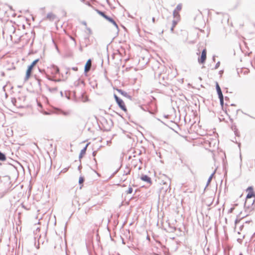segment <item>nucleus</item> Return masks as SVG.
Masks as SVG:
<instances>
[{
	"label": "nucleus",
	"mask_w": 255,
	"mask_h": 255,
	"mask_svg": "<svg viewBox=\"0 0 255 255\" xmlns=\"http://www.w3.org/2000/svg\"><path fill=\"white\" fill-rule=\"evenodd\" d=\"M54 81L55 82H60V81H61V79H57V80H54Z\"/></svg>",
	"instance_id": "a19ab883"
},
{
	"label": "nucleus",
	"mask_w": 255,
	"mask_h": 255,
	"mask_svg": "<svg viewBox=\"0 0 255 255\" xmlns=\"http://www.w3.org/2000/svg\"><path fill=\"white\" fill-rule=\"evenodd\" d=\"M220 105L222 107H223L224 105V99L222 101H220Z\"/></svg>",
	"instance_id": "2f4dec72"
},
{
	"label": "nucleus",
	"mask_w": 255,
	"mask_h": 255,
	"mask_svg": "<svg viewBox=\"0 0 255 255\" xmlns=\"http://www.w3.org/2000/svg\"><path fill=\"white\" fill-rule=\"evenodd\" d=\"M79 49L80 51H82V48L81 47L79 48Z\"/></svg>",
	"instance_id": "3c124183"
},
{
	"label": "nucleus",
	"mask_w": 255,
	"mask_h": 255,
	"mask_svg": "<svg viewBox=\"0 0 255 255\" xmlns=\"http://www.w3.org/2000/svg\"><path fill=\"white\" fill-rule=\"evenodd\" d=\"M225 99L226 101L229 100V98L228 97H225Z\"/></svg>",
	"instance_id": "c03bdc74"
},
{
	"label": "nucleus",
	"mask_w": 255,
	"mask_h": 255,
	"mask_svg": "<svg viewBox=\"0 0 255 255\" xmlns=\"http://www.w3.org/2000/svg\"><path fill=\"white\" fill-rule=\"evenodd\" d=\"M57 90L56 88L53 89V90Z\"/></svg>",
	"instance_id": "bf43d9fd"
},
{
	"label": "nucleus",
	"mask_w": 255,
	"mask_h": 255,
	"mask_svg": "<svg viewBox=\"0 0 255 255\" xmlns=\"http://www.w3.org/2000/svg\"><path fill=\"white\" fill-rule=\"evenodd\" d=\"M250 221H246V222H245V223H250Z\"/></svg>",
	"instance_id": "6e6d98bb"
},
{
	"label": "nucleus",
	"mask_w": 255,
	"mask_h": 255,
	"mask_svg": "<svg viewBox=\"0 0 255 255\" xmlns=\"http://www.w3.org/2000/svg\"><path fill=\"white\" fill-rule=\"evenodd\" d=\"M92 61L91 59H89L87 61L85 67H84V73L85 75H87V73L89 72L91 69Z\"/></svg>",
	"instance_id": "39448f33"
},
{
	"label": "nucleus",
	"mask_w": 255,
	"mask_h": 255,
	"mask_svg": "<svg viewBox=\"0 0 255 255\" xmlns=\"http://www.w3.org/2000/svg\"><path fill=\"white\" fill-rule=\"evenodd\" d=\"M36 80L37 81V83H38V86L39 88H40L41 87V80L40 79H38V78H36Z\"/></svg>",
	"instance_id": "bb28decb"
},
{
	"label": "nucleus",
	"mask_w": 255,
	"mask_h": 255,
	"mask_svg": "<svg viewBox=\"0 0 255 255\" xmlns=\"http://www.w3.org/2000/svg\"><path fill=\"white\" fill-rule=\"evenodd\" d=\"M71 39H72V40H74V41L75 43L76 44V41H75V39L74 38L72 37H71Z\"/></svg>",
	"instance_id": "a18cd8bd"
},
{
	"label": "nucleus",
	"mask_w": 255,
	"mask_h": 255,
	"mask_svg": "<svg viewBox=\"0 0 255 255\" xmlns=\"http://www.w3.org/2000/svg\"><path fill=\"white\" fill-rule=\"evenodd\" d=\"M217 94L218 95V98H219L220 101H222L224 99V96H223L222 92L218 93Z\"/></svg>",
	"instance_id": "aec40b11"
},
{
	"label": "nucleus",
	"mask_w": 255,
	"mask_h": 255,
	"mask_svg": "<svg viewBox=\"0 0 255 255\" xmlns=\"http://www.w3.org/2000/svg\"><path fill=\"white\" fill-rule=\"evenodd\" d=\"M216 89L217 94L222 92L221 89L219 84L217 82H216Z\"/></svg>",
	"instance_id": "f3484780"
},
{
	"label": "nucleus",
	"mask_w": 255,
	"mask_h": 255,
	"mask_svg": "<svg viewBox=\"0 0 255 255\" xmlns=\"http://www.w3.org/2000/svg\"><path fill=\"white\" fill-rule=\"evenodd\" d=\"M173 15L174 17H176L177 16H179V14L176 12V9H175L173 11Z\"/></svg>",
	"instance_id": "b1692460"
},
{
	"label": "nucleus",
	"mask_w": 255,
	"mask_h": 255,
	"mask_svg": "<svg viewBox=\"0 0 255 255\" xmlns=\"http://www.w3.org/2000/svg\"><path fill=\"white\" fill-rule=\"evenodd\" d=\"M39 61V59H36L34 60L30 65H29L27 69V70L26 71V74L24 78V81H27L30 77L31 76L33 69L34 67L35 66V65L37 63V62Z\"/></svg>",
	"instance_id": "f257e3e1"
},
{
	"label": "nucleus",
	"mask_w": 255,
	"mask_h": 255,
	"mask_svg": "<svg viewBox=\"0 0 255 255\" xmlns=\"http://www.w3.org/2000/svg\"><path fill=\"white\" fill-rule=\"evenodd\" d=\"M128 17H131V18H133V17L132 16H131L130 15H129V14H128Z\"/></svg>",
	"instance_id": "8fccbe9b"
},
{
	"label": "nucleus",
	"mask_w": 255,
	"mask_h": 255,
	"mask_svg": "<svg viewBox=\"0 0 255 255\" xmlns=\"http://www.w3.org/2000/svg\"><path fill=\"white\" fill-rule=\"evenodd\" d=\"M231 106H235V104H231Z\"/></svg>",
	"instance_id": "5fc2aeb1"
},
{
	"label": "nucleus",
	"mask_w": 255,
	"mask_h": 255,
	"mask_svg": "<svg viewBox=\"0 0 255 255\" xmlns=\"http://www.w3.org/2000/svg\"><path fill=\"white\" fill-rule=\"evenodd\" d=\"M53 71L55 74H58L59 73V72H60L59 68L57 66L53 65Z\"/></svg>",
	"instance_id": "a211bd4d"
},
{
	"label": "nucleus",
	"mask_w": 255,
	"mask_h": 255,
	"mask_svg": "<svg viewBox=\"0 0 255 255\" xmlns=\"http://www.w3.org/2000/svg\"><path fill=\"white\" fill-rule=\"evenodd\" d=\"M85 180V178L83 176H80L79 179V183L80 185L83 184Z\"/></svg>",
	"instance_id": "6ab92c4d"
},
{
	"label": "nucleus",
	"mask_w": 255,
	"mask_h": 255,
	"mask_svg": "<svg viewBox=\"0 0 255 255\" xmlns=\"http://www.w3.org/2000/svg\"><path fill=\"white\" fill-rule=\"evenodd\" d=\"M255 199H248L246 198L245 204L244 207L246 209H248L250 211L254 209V204L255 202Z\"/></svg>",
	"instance_id": "7ed1b4c3"
},
{
	"label": "nucleus",
	"mask_w": 255,
	"mask_h": 255,
	"mask_svg": "<svg viewBox=\"0 0 255 255\" xmlns=\"http://www.w3.org/2000/svg\"><path fill=\"white\" fill-rule=\"evenodd\" d=\"M94 160L95 162L96 163V162H97V161H96V158H94Z\"/></svg>",
	"instance_id": "603ef678"
},
{
	"label": "nucleus",
	"mask_w": 255,
	"mask_h": 255,
	"mask_svg": "<svg viewBox=\"0 0 255 255\" xmlns=\"http://www.w3.org/2000/svg\"><path fill=\"white\" fill-rule=\"evenodd\" d=\"M105 19L106 20H107L108 21H109L110 22H111V23H112L116 28L117 31L118 32L119 31V26H118L117 23H116V22L114 20V19L112 17L107 15Z\"/></svg>",
	"instance_id": "0eeeda50"
},
{
	"label": "nucleus",
	"mask_w": 255,
	"mask_h": 255,
	"mask_svg": "<svg viewBox=\"0 0 255 255\" xmlns=\"http://www.w3.org/2000/svg\"><path fill=\"white\" fill-rule=\"evenodd\" d=\"M72 69L75 71H77L78 70V67H73L72 68Z\"/></svg>",
	"instance_id": "7c9ffc66"
},
{
	"label": "nucleus",
	"mask_w": 255,
	"mask_h": 255,
	"mask_svg": "<svg viewBox=\"0 0 255 255\" xmlns=\"http://www.w3.org/2000/svg\"><path fill=\"white\" fill-rule=\"evenodd\" d=\"M114 98L115 99V101L119 106V107L124 112H127V109L126 108V106L124 102L122 99H121L120 98H119L116 94L114 95Z\"/></svg>",
	"instance_id": "f03ea898"
},
{
	"label": "nucleus",
	"mask_w": 255,
	"mask_h": 255,
	"mask_svg": "<svg viewBox=\"0 0 255 255\" xmlns=\"http://www.w3.org/2000/svg\"><path fill=\"white\" fill-rule=\"evenodd\" d=\"M244 227V225H242L240 226V230H242V228H243Z\"/></svg>",
	"instance_id": "49530a36"
},
{
	"label": "nucleus",
	"mask_w": 255,
	"mask_h": 255,
	"mask_svg": "<svg viewBox=\"0 0 255 255\" xmlns=\"http://www.w3.org/2000/svg\"><path fill=\"white\" fill-rule=\"evenodd\" d=\"M130 169L128 167H126V168L123 173V176H126V175L129 174L130 173Z\"/></svg>",
	"instance_id": "4468645a"
},
{
	"label": "nucleus",
	"mask_w": 255,
	"mask_h": 255,
	"mask_svg": "<svg viewBox=\"0 0 255 255\" xmlns=\"http://www.w3.org/2000/svg\"><path fill=\"white\" fill-rule=\"evenodd\" d=\"M107 2H108V0H107Z\"/></svg>",
	"instance_id": "680f3d73"
},
{
	"label": "nucleus",
	"mask_w": 255,
	"mask_h": 255,
	"mask_svg": "<svg viewBox=\"0 0 255 255\" xmlns=\"http://www.w3.org/2000/svg\"><path fill=\"white\" fill-rule=\"evenodd\" d=\"M87 29L88 30L89 33L91 34L92 33V30L90 28H87Z\"/></svg>",
	"instance_id": "f704fd0d"
},
{
	"label": "nucleus",
	"mask_w": 255,
	"mask_h": 255,
	"mask_svg": "<svg viewBox=\"0 0 255 255\" xmlns=\"http://www.w3.org/2000/svg\"><path fill=\"white\" fill-rule=\"evenodd\" d=\"M83 24L86 25V22L85 21L83 22Z\"/></svg>",
	"instance_id": "de8ad7c7"
},
{
	"label": "nucleus",
	"mask_w": 255,
	"mask_h": 255,
	"mask_svg": "<svg viewBox=\"0 0 255 255\" xmlns=\"http://www.w3.org/2000/svg\"><path fill=\"white\" fill-rule=\"evenodd\" d=\"M89 144V143H87L85 145V146L81 150L80 154L79 155V158L80 159H81L82 158L84 154H85L86 150H87V147H88Z\"/></svg>",
	"instance_id": "9d476101"
},
{
	"label": "nucleus",
	"mask_w": 255,
	"mask_h": 255,
	"mask_svg": "<svg viewBox=\"0 0 255 255\" xmlns=\"http://www.w3.org/2000/svg\"><path fill=\"white\" fill-rule=\"evenodd\" d=\"M123 179H124V181L126 180V178H123Z\"/></svg>",
	"instance_id": "052dcab7"
},
{
	"label": "nucleus",
	"mask_w": 255,
	"mask_h": 255,
	"mask_svg": "<svg viewBox=\"0 0 255 255\" xmlns=\"http://www.w3.org/2000/svg\"><path fill=\"white\" fill-rule=\"evenodd\" d=\"M174 28V26H172V27H171V28H170V30H171V31L172 32H173Z\"/></svg>",
	"instance_id": "58836bf2"
},
{
	"label": "nucleus",
	"mask_w": 255,
	"mask_h": 255,
	"mask_svg": "<svg viewBox=\"0 0 255 255\" xmlns=\"http://www.w3.org/2000/svg\"><path fill=\"white\" fill-rule=\"evenodd\" d=\"M220 61H218V62L216 63V64L215 65V66L214 69H218V68H219V67L220 66Z\"/></svg>",
	"instance_id": "393cba45"
},
{
	"label": "nucleus",
	"mask_w": 255,
	"mask_h": 255,
	"mask_svg": "<svg viewBox=\"0 0 255 255\" xmlns=\"http://www.w3.org/2000/svg\"><path fill=\"white\" fill-rule=\"evenodd\" d=\"M152 21L154 23L155 21V18L154 17H152Z\"/></svg>",
	"instance_id": "79ce46f5"
},
{
	"label": "nucleus",
	"mask_w": 255,
	"mask_h": 255,
	"mask_svg": "<svg viewBox=\"0 0 255 255\" xmlns=\"http://www.w3.org/2000/svg\"><path fill=\"white\" fill-rule=\"evenodd\" d=\"M96 11L99 15L103 17L104 18H105L107 16V15H106L105 12L104 11H101L99 9H96Z\"/></svg>",
	"instance_id": "f8f14e48"
},
{
	"label": "nucleus",
	"mask_w": 255,
	"mask_h": 255,
	"mask_svg": "<svg viewBox=\"0 0 255 255\" xmlns=\"http://www.w3.org/2000/svg\"><path fill=\"white\" fill-rule=\"evenodd\" d=\"M57 18V16L55 14H53L52 12H49L47 14L46 19L49 20L51 21H54Z\"/></svg>",
	"instance_id": "1a4fd4ad"
},
{
	"label": "nucleus",
	"mask_w": 255,
	"mask_h": 255,
	"mask_svg": "<svg viewBox=\"0 0 255 255\" xmlns=\"http://www.w3.org/2000/svg\"><path fill=\"white\" fill-rule=\"evenodd\" d=\"M234 210V208H231L229 210V212H230V213H232Z\"/></svg>",
	"instance_id": "e433bc0d"
},
{
	"label": "nucleus",
	"mask_w": 255,
	"mask_h": 255,
	"mask_svg": "<svg viewBox=\"0 0 255 255\" xmlns=\"http://www.w3.org/2000/svg\"><path fill=\"white\" fill-rule=\"evenodd\" d=\"M234 132H235V135H236V136H239V132L238 131V130H235V131H234Z\"/></svg>",
	"instance_id": "473e14b6"
},
{
	"label": "nucleus",
	"mask_w": 255,
	"mask_h": 255,
	"mask_svg": "<svg viewBox=\"0 0 255 255\" xmlns=\"http://www.w3.org/2000/svg\"><path fill=\"white\" fill-rule=\"evenodd\" d=\"M255 196V194L254 191L249 192L248 193L246 198L248 199H253V198Z\"/></svg>",
	"instance_id": "9b49d317"
},
{
	"label": "nucleus",
	"mask_w": 255,
	"mask_h": 255,
	"mask_svg": "<svg viewBox=\"0 0 255 255\" xmlns=\"http://www.w3.org/2000/svg\"><path fill=\"white\" fill-rule=\"evenodd\" d=\"M68 170V168H64L61 171V172H66Z\"/></svg>",
	"instance_id": "72a5a7b5"
},
{
	"label": "nucleus",
	"mask_w": 255,
	"mask_h": 255,
	"mask_svg": "<svg viewBox=\"0 0 255 255\" xmlns=\"http://www.w3.org/2000/svg\"><path fill=\"white\" fill-rule=\"evenodd\" d=\"M117 91L126 98L130 100H132V97L126 91H123V90L120 89H117Z\"/></svg>",
	"instance_id": "423d86ee"
},
{
	"label": "nucleus",
	"mask_w": 255,
	"mask_h": 255,
	"mask_svg": "<svg viewBox=\"0 0 255 255\" xmlns=\"http://www.w3.org/2000/svg\"><path fill=\"white\" fill-rule=\"evenodd\" d=\"M6 158L5 154L0 151V161H5Z\"/></svg>",
	"instance_id": "ddd939ff"
},
{
	"label": "nucleus",
	"mask_w": 255,
	"mask_h": 255,
	"mask_svg": "<svg viewBox=\"0 0 255 255\" xmlns=\"http://www.w3.org/2000/svg\"><path fill=\"white\" fill-rule=\"evenodd\" d=\"M140 179L147 183H149L150 184L152 183L151 178L147 175L142 174L140 177Z\"/></svg>",
	"instance_id": "6e6552de"
},
{
	"label": "nucleus",
	"mask_w": 255,
	"mask_h": 255,
	"mask_svg": "<svg viewBox=\"0 0 255 255\" xmlns=\"http://www.w3.org/2000/svg\"><path fill=\"white\" fill-rule=\"evenodd\" d=\"M39 71L40 73H42L43 72H44V70H42V69H39Z\"/></svg>",
	"instance_id": "ea45409f"
},
{
	"label": "nucleus",
	"mask_w": 255,
	"mask_h": 255,
	"mask_svg": "<svg viewBox=\"0 0 255 255\" xmlns=\"http://www.w3.org/2000/svg\"><path fill=\"white\" fill-rule=\"evenodd\" d=\"M44 114H45V115H48V113H47V112H45Z\"/></svg>",
	"instance_id": "13d9d810"
},
{
	"label": "nucleus",
	"mask_w": 255,
	"mask_h": 255,
	"mask_svg": "<svg viewBox=\"0 0 255 255\" xmlns=\"http://www.w3.org/2000/svg\"><path fill=\"white\" fill-rule=\"evenodd\" d=\"M212 59L214 62H215V56H213Z\"/></svg>",
	"instance_id": "37998d69"
},
{
	"label": "nucleus",
	"mask_w": 255,
	"mask_h": 255,
	"mask_svg": "<svg viewBox=\"0 0 255 255\" xmlns=\"http://www.w3.org/2000/svg\"><path fill=\"white\" fill-rule=\"evenodd\" d=\"M11 102H12V103L13 104V105L15 106L16 105V99H15V98L12 99Z\"/></svg>",
	"instance_id": "cd10ccee"
},
{
	"label": "nucleus",
	"mask_w": 255,
	"mask_h": 255,
	"mask_svg": "<svg viewBox=\"0 0 255 255\" xmlns=\"http://www.w3.org/2000/svg\"><path fill=\"white\" fill-rule=\"evenodd\" d=\"M223 72H224V71H223V70H220V71H219V74L221 76V75L223 74Z\"/></svg>",
	"instance_id": "4c0bfd02"
},
{
	"label": "nucleus",
	"mask_w": 255,
	"mask_h": 255,
	"mask_svg": "<svg viewBox=\"0 0 255 255\" xmlns=\"http://www.w3.org/2000/svg\"><path fill=\"white\" fill-rule=\"evenodd\" d=\"M247 191H248L249 192L254 191L253 187L252 186H249L247 188Z\"/></svg>",
	"instance_id": "5701e85b"
},
{
	"label": "nucleus",
	"mask_w": 255,
	"mask_h": 255,
	"mask_svg": "<svg viewBox=\"0 0 255 255\" xmlns=\"http://www.w3.org/2000/svg\"><path fill=\"white\" fill-rule=\"evenodd\" d=\"M55 112L56 113H62L63 115H65V116H67L68 115V113L67 112H62L61 110H59V109H55Z\"/></svg>",
	"instance_id": "dca6fc26"
},
{
	"label": "nucleus",
	"mask_w": 255,
	"mask_h": 255,
	"mask_svg": "<svg viewBox=\"0 0 255 255\" xmlns=\"http://www.w3.org/2000/svg\"><path fill=\"white\" fill-rule=\"evenodd\" d=\"M45 75H46V78H47L49 80H50V81H54V80H55V79H54L53 78H51L49 76H48V75H47V74H45Z\"/></svg>",
	"instance_id": "a878e982"
},
{
	"label": "nucleus",
	"mask_w": 255,
	"mask_h": 255,
	"mask_svg": "<svg viewBox=\"0 0 255 255\" xmlns=\"http://www.w3.org/2000/svg\"><path fill=\"white\" fill-rule=\"evenodd\" d=\"M60 94L61 96H63V92L62 91L60 92Z\"/></svg>",
	"instance_id": "09e8293b"
},
{
	"label": "nucleus",
	"mask_w": 255,
	"mask_h": 255,
	"mask_svg": "<svg viewBox=\"0 0 255 255\" xmlns=\"http://www.w3.org/2000/svg\"><path fill=\"white\" fill-rule=\"evenodd\" d=\"M96 154H97V151H94L93 152L92 154H93V156H94V157H95V156H96Z\"/></svg>",
	"instance_id": "c9c22d12"
},
{
	"label": "nucleus",
	"mask_w": 255,
	"mask_h": 255,
	"mask_svg": "<svg viewBox=\"0 0 255 255\" xmlns=\"http://www.w3.org/2000/svg\"><path fill=\"white\" fill-rule=\"evenodd\" d=\"M177 22L175 20H173L172 21V26H174V27L175 26V25L177 24Z\"/></svg>",
	"instance_id": "c85d7f7f"
},
{
	"label": "nucleus",
	"mask_w": 255,
	"mask_h": 255,
	"mask_svg": "<svg viewBox=\"0 0 255 255\" xmlns=\"http://www.w3.org/2000/svg\"><path fill=\"white\" fill-rule=\"evenodd\" d=\"M133 191V189L131 187H129L128 189V190L127 191V194H131Z\"/></svg>",
	"instance_id": "412c9836"
},
{
	"label": "nucleus",
	"mask_w": 255,
	"mask_h": 255,
	"mask_svg": "<svg viewBox=\"0 0 255 255\" xmlns=\"http://www.w3.org/2000/svg\"><path fill=\"white\" fill-rule=\"evenodd\" d=\"M81 167V165H80V166H78V169H79V170H80V169Z\"/></svg>",
	"instance_id": "864d4df0"
},
{
	"label": "nucleus",
	"mask_w": 255,
	"mask_h": 255,
	"mask_svg": "<svg viewBox=\"0 0 255 255\" xmlns=\"http://www.w3.org/2000/svg\"><path fill=\"white\" fill-rule=\"evenodd\" d=\"M240 220L236 219L235 220V223L236 226L237 225V224L240 222Z\"/></svg>",
	"instance_id": "c756f323"
},
{
	"label": "nucleus",
	"mask_w": 255,
	"mask_h": 255,
	"mask_svg": "<svg viewBox=\"0 0 255 255\" xmlns=\"http://www.w3.org/2000/svg\"><path fill=\"white\" fill-rule=\"evenodd\" d=\"M123 244H125V242H124V239H123Z\"/></svg>",
	"instance_id": "4d7b16f0"
},
{
	"label": "nucleus",
	"mask_w": 255,
	"mask_h": 255,
	"mask_svg": "<svg viewBox=\"0 0 255 255\" xmlns=\"http://www.w3.org/2000/svg\"><path fill=\"white\" fill-rule=\"evenodd\" d=\"M215 170L214 171L213 173H212L211 174V175L209 177V178L208 179V181H207V182L206 186H208V185L210 183L211 181L212 180V179L213 176L214 174H215Z\"/></svg>",
	"instance_id": "2eb2a0df"
},
{
	"label": "nucleus",
	"mask_w": 255,
	"mask_h": 255,
	"mask_svg": "<svg viewBox=\"0 0 255 255\" xmlns=\"http://www.w3.org/2000/svg\"><path fill=\"white\" fill-rule=\"evenodd\" d=\"M181 8H182V5L181 4H179L177 5L176 7V10H180L181 9Z\"/></svg>",
	"instance_id": "4be33fe9"
},
{
	"label": "nucleus",
	"mask_w": 255,
	"mask_h": 255,
	"mask_svg": "<svg viewBox=\"0 0 255 255\" xmlns=\"http://www.w3.org/2000/svg\"><path fill=\"white\" fill-rule=\"evenodd\" d=\"M207 51L205 48L202 51L201 55L200 57L198 58V62L200 64H204L207 58Z\"/></svg>",
	"instance_id": "20e7f679"
}]
</instances>
